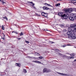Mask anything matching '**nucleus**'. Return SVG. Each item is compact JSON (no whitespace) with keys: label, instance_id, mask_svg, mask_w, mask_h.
I'll return each instance as SVG.
<instances>
[{"label":"nucleus","instance_id":"nucleus-52","mask_svg":"<svg viewBox=\"0 0 76 76\" xmlns=\"http://www.w3.org/2000/svg\"><path fill=\"white\" fill-rule=\"evenodd\" d=\"M69 57V58L70 57Z\"/></svg>","mask_w":76,"mask_h":76},{"label":"nucleus","instance_id":"nucleus-19","mask_svg":"<svg viewBox=\"0 0 76 76\" xmlns=\"http://www.w3.org/2000/svg\"><path fill=\"white\" fill-rule=\"evenodd\" d=\"M70 55L71 56H72V57H74V56H75V54L74 53L71 54Z\"/></svg>","mask_w":76,"mask_h":76},{"label":"nucleus","instance_id":"nucleus-45","mask_svg":"<svg viewBox=\"0 0 76 76\" xmlns=\"http://www.w3.org/2000/svg\"><path fill=\"white\" fill-rule=\"evenodd\" d=\"M66 31V30H65L64 31V32H65Z\"/></svg>","mask_w":76,"mask_h":76},{"label":"nucleus","instance_id":"nucleus-10","mask_svg":"<svg viewBox=\"0 0 76 76\" xmlns=\"http://www.w3.org/2000/svg\"><path fill=\"white\" fill-rule=\"evenodd\" d=\"M47 69H46V68H45L44 69H43V73H47Z\"/></svg>","mask_w":76,"mask_h":76},{"label":"nucleus","instance_id":"nucleus-37","mask_svg":"<svg viewBox=\"0 0 76 76\" xmlns=\"http://www.w3.org/2000/svg\"><path fill=\"white\" fill-rule=\"evenodd\" d=\"M2 39H5V38H4V37H3V38H2Z\"/></svg>","mask_w":76,"mask_h":76},{"label":"nucleus","instance_id":"nucleus-42","mask_svg":"<svg viewBox=\"0 0 76 76\" xmlns=\"http://www.w3.org/2000/svg\"><path fill=\"white\" fill-rule=\"evenodd\" d=\"M76 61V59H75V60H74V62H75V61Z\"/></svg>","mask_w":76,"mask_h":76},{"label":"nucleus","instance_id":"nucleus-13","mask_svg":"<svg viewBox=\"0 0 76 76\" xmlns=\"http://www.w3.org/2000/svg\"><path fill=\"white\" fill-rule=\"evenodd\" d=\"M31 4H32L31 6H32L33 7L35 8V7H34V5H35V4H34V3H33V2H31Z\"/></svg>","mask_w":76,"mask_h":76},{"label":"nucleus","instance_id":"nucleus-36","mask_svg":"<svg viewBox=\"0 0 76 76\" xmlns=\"http://www.w3.org/2000/svg\"><path fill=\"white\" fill-rule=\"evenodd\" d=\"M21 39V38H17V39H19V40H20Z\"/></svg>","mask_w":76,"mask_h":76},{"label":"nucleus","instance_id":"nucleus-40","mask_svg":"<svg viewBox=\"0 0 76 76\" xmlns=\"http://www.w3.org/2000/svg\"><path fill=\"white\" fill-rule=\"evenodd\" d=\"M28 3H31V2L30 1H28Z\"/></svg>","mask_w":76,"mask_h":76},{"label":"nucleus","instance_id":"nucleus-28","mask_svg":"<svg viewBox=\"0 0 76 76\" xmlns=\"http://www.w3.org/2000/svg\"><path fill=\"white\" fill-rule=\"evenodd\" d=\"M2 3L3 4H4V3H6L3 1V0H2Z\"/></svg>","mask_w":76,"mask_h":76},{"label":"nucleus","instance_id":"nucleus-11","mask_svg":"<svg viewBox=\"0 0 76 76\" xmlns=\"http://www.w3.org/2000/svg\"><path fill=\"white\" fill-rule=\"evenodd\" d=\"M15 65L16 66H18V67L20 66V64L16 63Z\"/></svg>","mask_w":76,"mask_h":76},{"label":"nucleus","instance_id":"nucleus-48","mask_svg":"<svg viewBox=\"0 0 76 76\" xmlns=\"http://www.w3.org/2000/svg\"><path fill=\"white\" fill-rule=\"evenodd\" d=\"M0 1H1V0H0Z\"/></svg>","mask_w":76,"mask_h":76},{"label":"nucleus","instance_id":"nucleus-49","mask_svg":"<svg viewBox=\"0 0 76 76\" xmlns=\"http://www.w3.org/2000/svg\"><path fill=\"white\" fill-rule=\"evenodd\" d=\"M30 5H31V4H30Z\"/></svg>","mask_w":76,"mask_h":76},{"label":"nucleus","instance_id":"nucleus-8","mask_svg":"<svg viewBox=\"0 0 76 76\" xmlns=\"http://www.w3.org/2000/svg\"><path fill=\"white\" fill-rule=\"evenodd\" d=\"M58 54H59V55H61V56H62V57H66V55H64L61 54V53H58Z\"/></svg>","mask_w":76,"mask_h":76},{"label":"nucleus","instance_id":"nucleus-14","mask_svg":"<svg viewBox=\"0 0 76 76\" xmlns=\"http://www.w3.org/2000/svg\"><path fill=\"white\" fill-rule=\"evenodd\" d=\"M48 16V14H47V13H45V14L44 15V16H45V18L47 17V16Z\"/></svg>","mask_w":76,"mask_h":76},{"label":"nucleus","instance_id":"nucleus-31","mask_svg":"<svg viewBox=\"0 0 76 76\" xmlns=\"http://www.w3.org/2000/svg\"><path fill=\"white\" fill-rule=\"evenodd\" d=\"M24 72L25 73H27V72L26 71V69H24Z\"/></svg>","mask_w":76,"mask_h":76},{"label":"nucleus","instance_id":"nucleus-3","mask_svg":"<svg viewBox=\"0 0 76 76\" xmlns=\"http://www.w3.org/2000/svg\"><path fill=\"white\" fill-rule=\"evenodd\" d=\"M72 29V28L71 27H68V32H73V31H74V30H73V29Z\"/></svg>","mask_w":76,"mask_h":76},{"label":"nucleus","instance_id":"nucleus-27","mask_svg":"<svg viewBox=\"0 0 76 76\" xmlns=\"http://www.w3.org/2000/svg\"><path fill=\"white\" fill-rule=\"evenodd\" d=\"M2 29L3 30H4V26H3V25L2 26Z\"/></svg>","mask_w":76,"mask_h":76},{"label":"nucleus","instance_id":"nucleus-25","mask_svg":"<svg viewBox=\"0 0 76 76\" xmlns=\"http://www.w3.org/2000/svg\"><path fill=\"white\" fill-rule=\"evenodd\" d=\"M49 43L50 44H53V43H54V42H53L51 41L49 42Z\"/></svg>","mask_w":76,"mask_h":76},{"label":"nucleus","instance_id":"nucleus-35","mask_svg":"<svg viewBox=\"0 0 76 76\" xmlns=\"http://www.w3.org/2000/svg\"><path fill=\"white\" fill-rule=\"evenodd\" d=\"M66 46V45H64L62 46V47H65Z\"/></svg>","mask_w":76,"mask_h":76},{"label":"nucleus","instance_id":"nucleus-1","mask_svg":"<svg viewBox=\"0 0 76 76\" xmlns=\"http://www.w3.org/2000/svg\"><path fill=\"white\" fill-rule=\"evenodd\" d=\"M67 35H68V38L69 39H72V38L74 39H76V35L73 33L67 32Z\"/></svg>","mask_w":76,"mask_h":76},{"label":"nucleus","instance_id":"nucleus-24","mask_svg":"<svg viewBox=\"0 0 76 76\" xmlns=\"http://www.w3.org/2000/svg\"><path fill=\"white\" fill-rule=\"evenodd\" d=\"M59 74H60V75H66V74H63V73H59Z\"/></svg>","mask_w":76,"mask_h":76},{"label":"nucleus","instance_id":"nucleus-26","mask_svg":"<svg viewBox=\"0 0 76 76\" xmlns=\"http://www.w3.org/2000/svg\"><path fill=\"white\" fill-rule=\"evenodd\" d=\"M39 58L40 59H42V58H43V57L42 56H40L39 57Z\"/></svg>","mask_w":76,"mask_h":76},{"label":"nucleus","instance_id":"nucleus-9","mask_svg":"<svg viewBox=\"0 0 76 76\" xmlns=\"http://www.w3.org/2000/svg\"><path fill=\"white\" fill-rule=\"evenodd\" d=\"M33 62H34V63H39L40 64H41V62H40L39 61H33Z\"/></svg>","mask_w":76,"mask_h":76},{"label":"nucleus","instance_id":"nucleus-39","mask_svg":"<svg viewBox=\"0 0 76 76\" xmlns=\"http://www.w3.org/2000/svg\"><path fill=\"white\" fill-rule=\"evenodd\" d=\"M65 75H66V76H69V75H68V74H65Z\"/></svg>","mask_w":76,"mask_h":76},{"label":"nucleus","instance_id":"nucleus-41","mask_svg":"<svg viewBox=\"0 0 76 76\" xmlns=\"http://www.w3.org/2000/svg\"><path fill=\"white\" fill-rule=\"evenodd\" d=\"M48 31V29H47L46 30H45V31Z\"/></svg>","mask_w":76,"mask_h":76},{"label":"nucleus","instance_id":"nucleus-2","mask_svg":"<svg viewBox=\"0 0 76 76\" xmlns=\"http://www.w3.org/2000/svg\"><path fill=\"white\" fill-rule=\"evenodd\" d=\"M58 15L59 16H61L62 17H63L64 18V19H67V18H68V15H66V14H64L63 15H62V13L61 12H59L58 14Z\"/></svg>","mask_w":76,"mask_h":76},{"label":"nucleus","instance_id":"nucleus-21","mask_svg":"<svg viewBox=\"0 0 76 76\" xmlns=\"http://www.w3.org/2000/svg\"><path fill=\"white\" fill-rule=\"evenodd\" d=\"M60 4L58 3V4H56V6H60Z\"/></svg>","mask_w":76,"mask_h":76},{"label":"nucleus","instance_id":"nucleus-17","mask_svg":"<svg viewBox=\"0 0 76 76\" xmlns=\"http://www.w3.org/2000/svg\"><path fill=\"white\" fill-rule=\"evenodd\" d=\"M70 27L71 28H72H72H73V27H74V25H73V24H71L70 25Z\"/></svg>","mask_w":76,"mask_h":76},{"label":"nucleus","instance_id":"nucleus-43","mask_svg":"<svg viewBox=\"0 0 76 76\" xmlns=\"http://www.w3.org/2000/svg\"><path fill=\"white\" fill-rule=\"evenodd\" d=\"M4 35V37H5V36L4 35V34H3Z\"/></svg>","mask_w":76,"mask_h":76},{"label":"nucleus","instance_id":"nucleus-6","mask_svg":"<svg viewBox=\"0 0 76 76\" xmlns=\"http://www.w3.org/2000/svg\"><path fill=\"white\" fill-rule=\"evenodd\" d=\"M72 3H73L75 5H76V0L72 1Z\"/></svg>","mask_w":76,"mask_h":76},{"label":"nucleus","instance_id":"nucleus-16","mask_svg":"<svg viewBox=\"0 0 76 76\" xmlns=\"http://www.w3.org/2000/svg\"><path fill=\"white\" fill-rule=\"evenodd\" d=\"M64 11L66 12H69V9L65 10Z\"/></svg>","mask_w":76,"mask_h":76},{"label":"nucleus","instance_id":"nucleus-20","mask_svg":"<svg viewBox=\"0 0 76 76\" xmlns=\"http://www.w3.org/2000/svg\"><path fill=\"white\" fill-rule=\"evenodd\" d=\"M45 12H42V15L43 16H44V15L45 14Z\"/></svg>","mask_w":76,"mask_h":76},{"label":"nucleus","instance_id":"nucleus-7","mask_svg":"<svg viewBox=\"0 0 76 76\" xmlns=\"http://www.w3.org/2000/svg\"><path fill=\"white\" fill-rule=\"evenodd\" d=\"M45 6H46V7H48V6H51L50 4H48L47 3H45Z\"/></svg>","mask_w":76,"mask_h":76},{"label":"nucleus","instance_id":"nucleus-15","mask_svg":"<svg viewBox=\"0 0 76 76\" xmlns=\"http://www.w3.org/2000/svg\"><path fill=\"white\" fill-rule=\"evenodd\" d=\"M51 71L50 69H47V70L46 73H49V72H51Z\"/></svg>","mask_w":76,"mask_h":76},{"label":"nucleus","instance_id":"nucleus-50","mask_svg":"<svg viewBox=\"0 0 76 76\" xmlns=\"http://www.w3.org/2000/svg\"><path fill=\"white\" fill-rule=\"evenodd\" d=\"M21 38H23V37H21Z\"/></svg>","mask_w":76,"mask_h":76},{"label":"nucleus","instance_id":"nucleus-33","mask_svg":"<svg viewBox=\"0 0 76 76\" xmlns=\"http://www.w3.org/2000/svg\"><path fill=\"white\" fill-rule=\"evenodd\" d=\"M57 51H58V52H60V51L58 49L56 50Z\"/></svg>","mask_w":76,"mask_h":76},{"label":"nucleus","instance_id":"nucleus-23","mask_svg":"<svg viewBox=\"0 0 76 76\" xmlns=\"http://www.w3.org/2000/svg\"><path fill=\"white\" fill-rule=\"evenodd\" d=\"M4 19H5L7 20V17H3Z\"/></svg>","mask_w":76,"mask_h":76},{"label":"nucleus","instance_id":"nucleus-47","mask_svg":"<svg viewBox=\"0 0 76 76\" xmlns=\"http://www.w3.org/2000/svg\"><path fill=\"white\" fill-rule=\"evenodd\" d=\"M67 45H68V46L69 45V44Z\"/></svg>","mask_w":76,"mask_h":76},{"label":"nucleus","instance_id":"nucleus-12","mask_svg":"<svg viewBox=\"0 0 76 76\" xmlns=\"http://www.w3.org/2000/svg\"><path fill=\"white\" fill-rule=\"evenodd\" d=\"M73 18H74L75 19H76V14H73Z\"/></svg>","mask_w":76,"mask_h":76},{"label":"nucleus","instance_id":"nucleus-44","mask_svg":"<svg viewBox=\"0 0 76 76\" xmlns=\"http://www.w3.org/2000/svg\"><path fill=\"white\" fill-rule=\"evenodd\" d=\"M62 0H57V1H61Z\"/></svg>","mask_w":76,"mask_h":76},{"label":"nucleus","instance_id":"nucleus-46","mask_svg":"<svg viewBox=\"0 0 76 76\" xmlns=\"http://www.w3.org/2000/svg\"><path fill=\"white\" fill-rule=\"evenodd\" d=\"M13 32H15V31H12V33H13Z\"/></svg>","mask_w":76,"mask_h":76},{"label":"nucleus","instance_id":"nucleus-32","mask_svg":"<svg viewBox=\"0 0 76 76\" xmlns=\"http://www.w3.org/2000/svg\"><path fill=\"white\" fill-rule=\"evenodd\" d=\"M26 42L27 43V44H28V43L29 42L27 41H26Z\"/></svg>","mask_w":76,"mask_h":76},{"label":"nucleus","instance_id":"nucleus-51","mask_svg":"<svg viewBox=\"0 0 76 76\" xmlns=\"http://www.w3.org/2000/svg\"><path fill=\"white\" fill-rule=\"evenodd\" d=\"M45 31V30H44Z\"/></svg>","mask_w":76,"mask_h":76},{"label":"nucleus","instance_id":"nucleus-22","mask_svg":"<svg viewBox=\"0 0 76 76\" xmlns=\"http://www.w3.org/2000/svg\"><path fill=\"white\" fill-rule=\"evenodd\" d=\"M43 10H46V7H43Z\"/></svg>","mask_w":76,"mask_h":76},{"label":"nucleus","instance_id":"nucleus-34","mask_svg":"<svg viewBox=\"0 0 76 76\" xmlns=\"http://www.w3.org/2000/svg\"><path fill=\"white\" fill-rule=\"evenodd\" d=\"M73 58H74V57H70V59H73Z\"/></svg>","mask_w":76,"mask_h":76},{"label":"nucleus","instance_id":"nucleus-30","mask_svg":"<svg viewBox=\"0 0 76 76\" xmlns=\"http://www.w3.org/2000/svg\"><path fill=\"white\" fill-rule=\"evenodd\" d=\"M23 33H22V32H21L20 34V36H21V35H23Z\"/></svg>","mask_w":76,"mask_h":76},{"label":"nucleus","instance_id":"nucleus-18","mask_svg":"<svg viewBox=\"0 0 76 76\" xmlns=\"http://www.w3.org/2000/svg\"><path fill=\"white\" fill-rule=\"evenodd\" d=\"M35 55H36L37 56H39V53H38L37 52H36L35 53Z\"/></svg>","mask_w":76,"mask_h":76},{"label":"nucleus","instance_id":"nucleus-29","mask_svg":"<svg viewBox=\"0 0 76 76\" xmlns=\"http://www.w3.org/2000/svg\"><path fill=\"white\" fill-rule=\"evenodd\" d=\"M49 9H50L48 7H46V10H48Z\"/></svg>","mask_w":76,"mask_h":76},{"label":"nucleus","instance_id":"nucleus-38","mask_svg":"<svg viewBox=\"0 0 76 76\" xmlns=\"http://www.w3.org/2000/svg\"><path fill=\"white\" fill-rule=\"evenodd\" d=\"M14 33H15V34H18V33L17 32H15L14 31Z\"/></svg>","mask_w":76,"mask_h":76},{"label":"nucleus","instance_id":"nucleus-4","mask_svg":"<svg viewBox=\"0 0 76 76\" xmlns=\"http://www.w3.org/2000/svg\"><path fill=\"white\" fill-rule=\"evenodd\" d=\"M69 19L72 21H73L74 20V17H73H73H69Z\"/></svg>","mask_w":76,"mask_h":76},{"label":"nucleus","instance_id":"nucleus-5","mask_svg":"<svg viewBox=\"0 0 76 76\" xmlns=\"http://www.w3.org/2000/svg\"><path fill=\"white\" fill-rule=\"evenodd\" d=\"M69 13H70L71 12H72L73 11V9L72 8H69Z\"/></svg>","mask_w":76,"mask_h":76}]
</instances>
